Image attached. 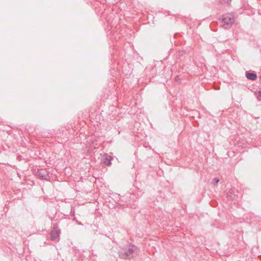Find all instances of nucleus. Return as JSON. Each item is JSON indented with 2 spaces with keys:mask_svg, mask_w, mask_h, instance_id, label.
Wrapping results in <instances>:
<instances>
[{
  "mask_svg": "<svg viewBox=\"0 0 261 261\" xmlns=\"http://www.w3.org/2000/svg\"><path fill=\"white\" fill-rule=\"evenodd\" d=\"M137 248L132 244H128L121 248L119 251V256L123 259H129L133 256V254L136 252Z\"/></svg>",
  "mask_w": 261,
  "mask_h": 261,
  "instance_id": "nucleus-1",
  "label": "nucleus"
},
{
  "mask_svg": "<svg viewBox=\"0 0 261 261\" xmlns=\"http://www.w3.org/2000/svg\"><path fill=\"white\" fill-rule=\"evenodd\" d=\"M234 16L232 13L223 15L221 18V25L225 29L230 28L234 22Z\"/></svg>",
  "mask_w": 261,
  "mask_h": 261,
  "instance_id": "nucleus-2",
  "label": "nucleus"
},
{
  "mask_svg": "<svg viewBox=\"0 0 261 261\" xmlns=\"http://www.w3.org/2000/svg\"><path fill=\"white\" fill-rule=\"evenodd\" d=\"M156 67L155 65H149L147 66L144 70V73L146 76L145 80H149V82H151V79L156 75Z\"/></svg>",
  "mask_w": 261,
  "mask_h": 261,
  "instance_id": "nucleus-3",
  "label": "nucleus"
},
{
  "mask_svg": "<svg viewBox=\"0 0 261 261\" xmlns=\"http://www.w3.org/2000/svg\"><path fill=\"white\" fill-rule=\"evenodd\" d=\"M61 234V230L58 227L57 223L53 224V227L51 229L50 234V239L53 241L58 242L60 240V235Z\"/></svg>",
  "mask_w": 261,
  "mask_h": 261,
  "instance_id": "nucleus-4",
  "label": "nucleus"
},
{
  "mask_svg": "<svg viewBox=\"0 0 261 261\" xmlns=\"http://www.w3.org/2000/svg\"><path fill=\"white\" fill-rule=\"evenodd\" d=\"M238 191L235 189H230L226 191V198L228 202H236V198L238 196L237 193Z\"/></svg>",
  "mask_w": 261,
  "mask_h": 261,
  "instance_id": "nucleus-5",
  "label": "nucleus"
},
{
  "mask_svg": "<svg viewBox=\"0 0 261 261\" xmlns=\"http://www.w3.org/2000/svg\"><path fill=\"white\" fill-rule=\"evenodd\" d=\"M37 175L41 179L48 180L49 178L48 172L44 169H39L36 173Z\"/></svg>",
  "mask_w": 261,
  "mask_h": 261,
  "instance_id": "nucleus-6",
  "label": "nucleus"
},
{
  "mask_svg": "<svg viewBox=\"0 0 261 261\" xmlns=\"http://www.w3.org/2000/svg\"><path fill=\"white\" fill-rule=\"evenodd\" d=\"M245 75L247 79L250 81H255L257 78V75L254 71H246Z\"/></svg>",
  "mask_w": 261,
  "mask_h": 261,
  "instance_id": "nucleus-7",
  "label": "nucleus"
},
{
  "mask_svg": "<svg viewBox=\"0 0 261 261\" xmlns=\"http://www.w3.org/2000/svg\"><path fill=\"white\" fill-rule=\"evenodd\" d=\"M112 160V156L110 155H109L108 154L106 153L103 155L102 163L106 165L109 166V165H111Z\"/></svg>",
  "mask_w": 261,
  "mask_h": 261,
  "instance_id": "nucleus-8",
  "label": "nucleus"
},
{
  "mask_svg": "<svg viewBox=\"0 0 261 261\" xmlns=\"http://www.w3.org/2000/svg\"><path fill=\"white\" fill-rule=\"evenodd\" d=\"M255 95L258 100H261V91H257L255 92Z\"/></svg>",
  "mask_w": 261,
  "mask_h": 261,
  "instance_id": "nucleus-9",
  "label": "nucleus"
},
{
  "mask_svg": "<svg viewBox=\"0 0 261 261\" xmlns=\"http://www.w3.org/2000/svg\"><path fill=\"white\" fill-rule=\"evenodd\" d=\"M219 181V179L218 178H214L213 179V181L212 182V184L214 186H216Z\"/></svg>",
  "mask_w": 261,
  "mask_h": 261,
  "instance_id": "nucleus-10",
  "label": "nucleus"
},
{
  "mask_svg": "<svg viewBox=\"0 0 261 261\" xmlns=\"http://www.w3.org/2000/svg\"><path fill=\"white\" fill-rule=\"evenodd\" d=\"M75 210L73 206L71 207L70 215L71 216H74Z\"/></svg>",
  "mask_w": 261,
  "mask_h": 261,
  "instance_id": "nucleus-11",
  "label": "nucleus"
},
{
  "mask_svg": "<svg viewBox=\"0 0 261 261\" xmlns=\"http://www.w3.org/2000/svg\"><path fill=\"white\" fill-rule=\"evenodd\" d=\"M215 84H216V83H215V82L213 83V86L214 87V89H215V90L219 89V87H218V86H217L215 85Z\"/></svg>",
  "mask_w": 261,
  "mask_h": 261,
  "instance_id": "nucleus-12",
  "label": "nucleus"
},
{
  "mask_svg": "<svg viewBox=\"0 0 261 261\" xmlns=\"http://www.w3.org/2000/svg\"><path fill=\"white\" fill-rule=\"evenodd\" d=\"M78 225H83V224L79 221H76V222Z\"/></svg>",
  "mask_w": 261,
  "mask_h": 261,
  "instance_id": "nucleus-13",
  "label": "nucleus"
},
{
  "mask_svg": "<svg viewBox=\"0 0 261 261\" xmlns=\"http://www.w3.org/2000/svg\"><path fill=\"white\" fill-rule=\"evenodd\" d=\"M223 1L225 3H228L229 2H231V0H223Z\"/></svg>",
  "mask_w": 261,
  "mask_h": 261,
  "instance_id": "nucleus-14",
  "label": "nucleus"
},
{
  "mask_svg": "<svg viewBox=\"0 0 261 261\" xmlns=\"http://www.w3.org/2000/svg\"><path fill=\"white\" fill-rule=\"evenodd\" d=\"M73 220L76 222V221H78V220L76 219L75 217H74V216H73Z\"/></svg>",
  "mask_w": 261,
  "mask_h": 261,
  "instance_id": "nucleus-15",
  "label": "nucleus"
},
{
  "mask_svg": "<svg viewBox=\"0 0 261 261\" xmlns=\"http://www.w3.org/2000/svg\"><path fill=\"white\" fill-rule=\"evenodd\" d=\"M259 82H261V75H260L259 76Z\"/></svg>",
  "mask_w": 261,
  "mask_h": 261,
  "instance_id": "nucleus-16",
  "label": "nucleus"
}]
</instances>
